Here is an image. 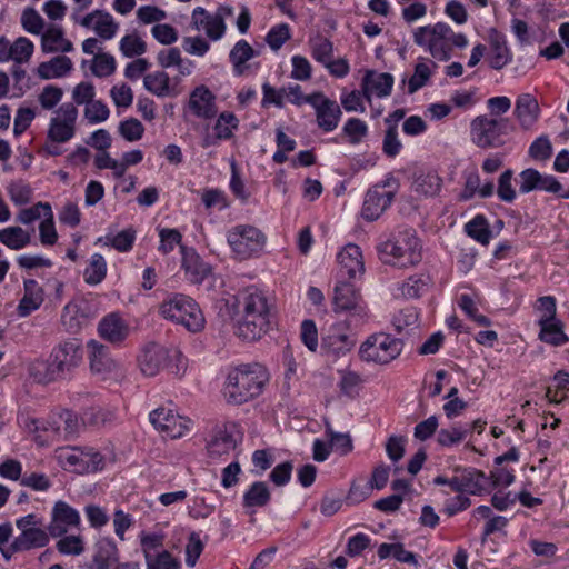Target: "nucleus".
Segmentation results:
<instances>
[{
  "mask_svg": "<svg viewBox=\"0 0 569 569\" xmlns=\"http://www.w3.org/2000/svg\"><path fill=\"white\" fill-rule=\"evenodd\" d=\"M269 381L267 369L258 363H243L231 369L223 386V397L230 405H242L258 397Z\"/></svg>",
  "mask_w": 569,
  "mask_h": 569,
  "instance_id": "nucleus-1",
  "label": "nucleus"
},
{
  "mask_svg": "<svg viewBox=\"0 0 569 569\" xmlns=\"http://www.w3.org/2000/svg\"><path fill=\"white\" fill-rule=\"evenodd\" d=\"M82 360L81 343L77 339H69L58 345L49 359L36 360L30 366V375L40 383H49L64 379L67 375L80 365Z\"/></svg>",
  "mask_w": 569,
  "mask_h": 569,
  "instance_id": "nucleus-2",
  "label": "nucleus"
},
{
  "mask_svg": "<svg viewBox=\"0 0 569 569\" xmlns=\"http://www.w3.org/2000/svg\"><path fill=\"white\" fill-rule=\"evenodd\" d=\"M242 308V319L238 335L244 340L260 339L270 327L271 305L268 297L257 288H248L238 300Z\"/></svg>",
  "mask_w": 569,
  "mask_h": 569,
  "instance_id": "nucleus-3",
  "label": "nucleus"
},
{
  "mask_svg": "<svg viewBox=\"0 0 569 569\" xmlns=\"http://www.w3.org/2000/svg\"><path fill=\"white\" fill-rule=\"evenodd\" d=\"M513 131L509 118L482 114L470 123L471 141L481 149H496L506 144L507 137Z\"/></svg>",
  "mask_w": 569,
  "mask_h": 569,
  "instance_id": "nucleus-4",
  "label": "nucleus"
},
{
  "mask_svg": "<svg viewBox=\"0 0 569 569\" xmlns=\"http://www.w3.org/2000/svg\"><path fill=\"white\" fill-rule=\"evenodd\" d=\"M332 305L335 312H347L345 320L350 327H362L369 319L367 305L350 280L337 278Z\"/></svg>",
  "mask_w": 569,
  "mask_h": 569,
  "instance_id": "nucleus-5",
  "label": "nucleus"
},
{
  "mask_svg": "<svg viewBox=\"0 0 569 569\" xmlns=\"http://www.w3.org/2000/svg\"><path fill=\"white\" fill-rule=\"evenodd\" d=\"M160 315L182 325L191 332L200 331L204 326V318L198 303L189 296L173 293L159 307Z\"/></svg>",
  "mask_w": 569,
  "mask_h": 569,
  "instance_id": "nucleus-6",
  "label": "nucleus"
},
{
  "mask_svg": "<svg viewBox=\"0 0 569 569\" xmlns=\"http://www.w3.org/2000/svg\"><path fill=\"white\" fill-rule=\"evenodd\" d=\"M450 26L438 22L433 26L419 27L413 32V41L417 46L425 48L439 61H448L451 58L450 49Z\"/></svg>",
  "mask_w": 569,
  "mask_h": 569,
  "instance_id": "nucleus-7",
  "label": "nucleus"
},
{
  "mask_svg": "<svg viewBox=\"0 0 569 569\" xmlns=\"http://www.w3.org/2000/svg\"><path fill=\"white\" fill-rule=\"evenodd\" d=\"M227 240L232 251L242 260L249 259L262 251L266 237L256 227L238 224L229 230Z\"/></svg>",
  "mask_w": 569,
  "mask_h": 569,
  "instance_id": "nucleus-8",
  "label": "nucleus"
},
{
  "mask_svg": "<svg viewBox=\"0 0 569 569\" xmlns=\"http://www.w3.org/2000/svg\"><path fill=\"white\" fill-rule=\"evenodd\" d=\"M50 119L47 140L53 143H66L76 134L79 111L74 103H62Z\"/></svg>",
  "mask_w": 569,
  "mask_h": 569,
  "instance_id": "nucleus-9",
  "label": "nucleus"
},
{
  "mask_svg": "<svg viewBox=\"0 0 569 569\" xmlns=\"http://www.w3.org/2000/svg\"><path fill=\"white\" fill-rule=\"evenodd\" d=\"M359 328L348 326L347 320L332 325L322 337L321 348L335 356L346 355L355 347Z\"/></svg>",
  "mask_w": 569,
  "mask_h": 569,
  "instance_id": "nucleus-10",
  "label": "nucleus"
},
{
  "mask_svg": "<svg viewBox=\"0 0 569 569\" xmlns=\"http://www.w3.org/2000/svg\"><path fill=\"white\" fill-rule=\"evenodd\" d=\"M60 458L78 473H92L104 468V457L93 448H71L60 453Z\"/></svg>",
  "mask_w": 569,
  "mask_h": 569,
  "instance_id": "nucleus-11",
  "label": "nucleus"
},
{
  "mask_svg": "<svg viewBox=\"0 0 569 569\" xmlns=\"http://www.w3.org/2000/svg\"><path fill=\"white\" fill-rule=\"evenodd\" d=\"M309 100V104L316 110L317 124L326 132L333 131L340 121L341 109L340 106L322 92H313Z\"/></svg>",
  "mask_w": 569,
  "mask_h": 569,
  "instance_id": "nucleus-12",
  "label": "nucleus"
},
{
  "mask_svg": "<svg viewBox=\"0 0 569 569\" xmlns=\"http://www.w3.org/2000/svg\"><path fill=\"white\" fill-rule=\"evenodd\" d=\"M421 260V243L413 230H407L399 236L393 244V267L405 268Z\"/></svg>",
  "mask_w": 569,
  "mask_h": 569,
  "instance_id": "nucleus-13",
  "label": "nucleus"
},
{
  "mask_svg": "<svg viewBox=\"0 0 569 569\" xmlns=\"http://www.w3.org/2000/svg\"><path fill=\"white\" fill-rule=\"evenodd\" d=\"M339 270L337 278L356 280L365 273V262L360 248L355 243L346 244L338 253Z\"/></svg>",
  "mask_w": 569,
  "mask_h": 569,
  "instance_id": "nucleus-14",
  "label": "nucleus"
},
{
  "mask_svg": "<svg viewBox=\"0 0 569 569\" xmlns=\"http://www.w3.org/2000/svg\"><path fill=\"white\" fill-rule=\"evenodd\" d=\"M241 437L234 423H227L216 429L211 440L207 445L211 458H221L233 451Z\"/></svg>",
  "mask_w": 569,
  "mask_h": 569,
  "instance_id": "nucleus-15",
  "label": "nucleus"
},
{
  "mask_svg": "<svg viewBox=\"0 0 569 569\" xmlns=\"http://www.w3.org/2000/svg\"><path fill=\"white\" fill-rule=\"evenodd\" d=\"M150 422L156 429L176 439L183 436L188 429V420L177 415L171 409L159 408L150 413Z\"/></svg>",
  "mask_w": 569,
  "mask_h": 569,
  "instance_id": "nucleus-16",
  "label": "nucleus"
},
{
  "mask_svg": "<svg viewBox=\"0 0 569 569\" xmlns=\"http://www.w3.org/2000/svg\"><path fill=\"white\" fill-rule=\"evenodd\" d=\"M216 94L204 84L196 87L189 96L188 108L200 119H212L218 112Z\"/></svg>",
  "mask_w": 569,
  "mask_h": 569,
  "instance_id": "nucleus-17",
  "label": "nucleus"
},
{
  "mask_svg": "<svg viewBox=\"0 0 569 569\" xmlns=\"http://www.w3.org/2000/svg\"><path fill=\"white\" fill-rule=\"evenodd\" d=\"M80 523L79 512L64 501L54 503L48 531L52 537H62L69 528Z\"/></svg>",
  "mask_w": 569,
  "mask_h": 569,
  "instance_id": "nucleus-18",
  "label": "nucleus"
},
{
  "mask_svg": "<svg viewBox=\"0 0 569 569\" xmlns=\"http://www.w3.org/2000/svg\"><path fill=\"white\" fill-rule=\"evenodd\" d=\"M391 338L387 333L370 336L361 346L359 355L366 361L388 363L391 359Z\"/></svg>",
  "mask_w": 569,
  "mask_h": 569,
  "instance_id": "nucleus-19",
  "label": "nucleus"
},
{
  "mask_svg": "<svg viewBox=\"0 0 569 569\" xmlns=\"http://www.w3.org/2000/svg\"><path fill=\"white\" fill-rule=\"evenodd\" d=\"M180 77H174L171 80L164 71H154L143 78L144 89L158 98L178 97L181 93V89L178 87Z\"/></svg>",
  "mask_w": 569,
  "mask_h": 569,
  "instance_id": "nucleus-20",
  "label": "nucleus"
},
{
  "mask_svg": "<svg viewBox=\"0 0 569 569\" xmlns=\"http://www.w3.org/2000/svg\"><path fill=\"white\" fill-rule=\"evenodd\" d=\"M168 351L159 343H147L138 356V365L147 377L156 376L166 365Z\"/></svg>",
  "mask_w": 569,
  "mask_h": 569,
  "instance_id": "nucleus-21",
  "label": "nucleus"
},
{
  "mask_svg": "<svg viewBox=\"0 0 569 569\" xmlns=\"http://www.w3.org/2000/svg\"><path fill=\"white\" fill-rule=\"evenodd\" d=\"M192 24L197 30L203 29L207 37L213 41L221 39L226 32V23L220 11L214 14L197 7L192 12Z\"/></svg>",
  "mask_w": 569,
  "mask_h": 569,
  "instance_id": "nucleus-22",
  "label": "nucleus"
},
{
  "mask_svg": "<svg viewBox=\"0 0 569 569\" xmlns=\"http://www.w3.org/2000/svg\"><path fill=\"white\" fill-rule=\"evenodd\" d=\"M401 173L410 172L413 174V181L411 183V189L419 196L423 197H435L439 193L441 189L442 180L435 172H417V164L410 163L406 169L399 170Z\"/></svg>",
  "mask_w": 569,
  "mask_h": 569,
  "instance_id": "nucleus-23",
  "label": "nucleus"
},
{
  "mask_svg": "<svg viewBox=\"0 0 569 569\" xmlns=\"http://www.w3.org/2000/svg\"><path fill=\"white\" fill-rule=\"evenodd\" d=\"M98 331L102 339L113 345H120L129 336L130 329L118 313H110L100 320Z\"/></svg>",
  "mask_w": 569,
  "mask_h": 569,
  "instance_id": "nucleus-24",
  "label": "nucleus"
},
{
  "mask_svg": "<svg viewBox=\"0 0 569 569\" xmlns=\"http://www.w3.org/2000/svg\"><path fill=\"white\" fill-rule=\"evenodd\" d=\"M513 114L523 130H530L538 121L540 114L537 99L530 93L518 96Z\"/></svg>",
  "mask_w": 569,
  "mask_h": 569,
  "instance_id": "nucleus-25",
  "label": "nucleus"
},
{
  "mask_svg": "<svg viewBox=\"0 0 569 569\" xmlns=\"http://www.w3.org/2000/svg\"><path fill=\"white\" fill-rule=\"evenodd\" d=\"M490 51L488 54L489 66L500 70L511 62L512 54L507 46L506 37L496 29L489 32Z\"/></svg>",
  "mask_w": 569,
  "mask_h": 569,
  "instance_id": "nucleus-26",
  "label": "nucleus"
},
{
  "mask_svg": "<svg viewBox=\"0 0 569 569\" xmlns=\"http://www.w3.org/2000/svg\"><path fill=\"white\" fill-rule=\"evenodd\" d=\"M361 88L367 100H370L372 96L387 97L391 90V74L367 70L361 81Z\"/></svg>",
  "mask_w": 569,
  "mask_h": 569,
  "instance_id": "nucleus-27",
  "label": "nucleus"
},
{
  "mask_svg": "<svg viewBox=\"0 0 569 569\" xmlns=\"http://www.w3.org/2000/svg\"><path fill=\"white\" fill-rule=\"evenodd\" d=\"M41 50L44 53L71 52L73 43L64 37L62 27L51 24L41 34Z\"/></svg>",
  "mask_w": 569,
  "mask_h": 569,
  "instance_id": "nucleus-28",
  "label": "nucleus"
},
{
  "mask_svg": "<svg viewBox=\"0 0 569 569\" xmlns=\"http://www.w3.org/2000/svg\"><path fill=\"white\" fill-rule=\"evenodd\" d=\"M455 492L480 495L485 490L486 476L483 472L469 468L453 477Z\"/></svg>",
  "mask_w": 569,
  "mask_h": 569,
  "instance_id": "nucleus-29",
  "label": "nucleus"
},
{
  "mask_svg": "<svg viewBox=\"0 0 569 569\" xmlns=\"http://www.w3.org/2000/svg\"><path fill=\"white\" fill-rule=\"evenodd\" d=\"M88 347L90 349V368L93 372L106 375L118 368V363L110 357L106 346L96 340H91L88 342Z\"/></svg>",
  "mask_w": 569,
  "mask_h": 569,
  "instance_id": "nucleus-30",
  "label": "nucleus"
},
{
  "mask_svg": "<svg viewBox=\"0 0 569 569\" xmlns=\"http://www.w3.org/2000/svg\"><path fill=\"white\" fill-rule=\"evenodd\" d=\"M391 201V192H380L379 187L370 189L365 198L362 217L373 221L380 217Z\"/></svg>",
  "mask_w": 569,
  "mask_h": 569,
  "instance_id": "nucleus-31",
  "label": "nucleus"
},
{
  "mask_svg": "<svg viewBox=\"0 0 569 569\" xmlns=\"http://www.w3.org/2000/svg\"><path fill=\"white\" fill-rule=\"evenodd\" d=\"M182 268L193 283H200L210 272L207 263L193 250L181 246Z\"/></svg>",
  "mask_w": 569,
  "mask_h": 569,
  "instance_id": "nucleus-32",
  "label": "nucleus"
},
{
  "mask_svg": "<svg viewBox=\"0 0 569 569\" xmlns=\"http://www.w3.org/2000/svg\"><path fill=\"white\" fill-rule=\"evenodd\" d=\"M119 559L117 545L109 539L96 543L90 569H110Z\"/></svg>",
  "mask_w": 569,
  "mask_h": 569,
  "instance_id": "nucleus-33",
  "label": "nucleus"
},
{
  "mask_svg": "<svg viewBox=\"0 0 569 569\" xmlns=\"http://www.w3.org/2000/svg\"><path fill=\"white\" fill-rule=\"evenodd\" d=\"M21 532L14 538V548L22 551L46 547L49 543V531L43 527L19 529Z\"/></svg>",
  "mask_w": 569,
  "mask_h": 569,
  "instance_id": "nucleus-34",
  "label": "nucleus"
},
{
  "mask_svg": "<svg viewBox=\"0 0 569 569\" xmlns=\"http://www.w3.org/2000/svg\"><path fill=\"white\" fill-rule=\"evenodd\" d=\"M73 68L71 59L67 56H56L49 61L41 62L37 68L40 79L49 80L67 76Z\"/></svg>",
  "mask_w": 569,
  "mask_h": 569,
  "instance_id": "nucleus-35",
  "label": "nucleus"
},
{
  "mask_svg": "<svg viewBox=\"0 0 569 569\" xmlns=\"http://www.w3.org/2000/svg\"><path fill=\"white\" fill-rule=\"evenodd\" d=\"M540 327L539 339L548 345L558 347L567 343L569 337L563 331V322L560 319L553 321L538 320Z\"/></svg>",
  "mask_w": 569,
  "mask_h": 569,
  "instance_id": "nucleus-36",
  "label": "nucleus"
},
{
  "mask_svg": "<svg viewBox=\"0 0 569 569\" xmlns=\"http://www.w3.org/2000/svg\"><path fill=\"white\" fill-rule=\"evenodd\" d=\"M257 56H259V52H257L247 40L241 39L237 41L229 53L234 74L242 76L248 68L246 63Z\"/></svg>",
  "mask_w": 569,
  "mask_h": 569,
  "instance_id": "nucleus-37",
  "label": "nucleus"
},
{
  "mask_svg": "<svg viewBox=\"0 0 569 569\" xmlns=\"http://www.w3.org/2000/svg\"><path fill=\"white\" fill-rule=\"evenodd\" d=\"M401 315L407 330L401 338H393V359L401 353L405 345H409L410 348L413 347L418 329V315L413 309H406L401 311Z\"/></svg>",
  "mask_w": 569,
  "mask_h": 569,
  "instance_id": "nucleus-38",
  "label": "nucleus"
},
{
  "mask_svg": "<svg viewBox=\"0 0 569 569\" xmlns=\"http://www.w3.org/2000/svg\"><path fill=\"white\" fill-rule=\"evenodd\" d=\"M270 499L271 493L267 483L263 481H256L243 495V507L248 509L261 508L267 506Z\"/></svg>",
  "mask_w": 569,
  "mask_h": 569,
  "instance_id": "nucleus-39",
  "label": "nucleus"
},
{
  "mask_svg": "<svg viewBox=\"0 0 569 569\" xmlns=\"http://www.w3.org/2000/svg\"><path fill=\"white\" fill-rule=\"evenodd\" d=\"M0 242L11 250H21L31 242V237L21 227H8L0 230Z\"/></svg>",
  "mask_w": 569,
  "mask_h": 569,
  "instance_id": "nucleus-40",
  "label": "nucleus"
},
{
  "mask_svg": "<svg viewBox=\"0 0 569 569\" xmlns=\"http://www.w3.org/2000/svg\"><path fill=\"white\" fill-rule=\"evenodd\" d=\"M107 276V262L102 254L93 253L83 271L84 282L89 286L101 283Z\"/></svg>",
  "mask_w": 569,
  "mask_h": 569,
  "instance_id": "nucleus-41",
  "label": "nucleus"
},
{
  "mask_svg": "<svg viewBox=\"0 0 569 569\" xmlns=\"http://www.w3.org/2000/svg\"><path fill=\"white\" fill-rule=\"evenodd\" d=\"M466 233L481 244H488L492 237L488 220L478 214L465 226Z\"/></svg>",
  "mask_w": 569,
  "mask_h": 569,
  "instance_id": "nucleus-42",
  "label": "nucleus"
},
{
  "mask_svg": "<svg viewBox=\"0 0 569 569\" xmlns=\"http://www.w3.org/2000/svg\"><path fill=\"white\" fill-rule=\"evenodd\" d=\"M469 429L461 425H453L450 428H442L437 433V442L442 447H452L465 440Z\"/></svg>",
  "mask_w": 569,
  "mask_h": 569,
  "instance_id": "nucleus-43",
  "label": "nucleus"
},
{
  "mask_svg": "<svg viewBox=\"0 0 569 569\" xmlns=\"http://www.w3.org/2000/svg\"><path fill=\"white\" fill-rule=\"evenodd\" d=\"M431 67L437 68V64L430 60L428 62H419L416 64L415 72L408 81L409 93H415L427 83L431 76Z\"/></svg>",
  "mask_w": 569,
  "mask_h": 569,
  "instance_id": "nucleus-44",
  "label": "nucleus"
},
{
  "mask_svg": "<svg viewBox=\"0 0 569 569\" xmlns=\"http://www.w3.org/2000/svg\"><path fill=\"white\" fill-rule=\"evenodd\" d=\"M119 29V24L114 21L113 17L103 10H100V14L93 24L94 32L103 40L112 39Z\"/></svg>",
  "mask_w": 569,
  "mask_h": 569,
  "instance_id": "nucleus-45",
  "label": "nucleus"
},
{
  "mask_svg": "<svg viewBox=\"0 0 569 569\" xmlns=\"http://www.w3.org/2000/svg\"><path fill=\"white\" fill-rule=\"evenodd\" d=\"M239 120L232 112H222L218 117L213 130L218 138L228 140L233 136V130L238 128Z\"/></svg>",
  "mask_w": 569,
  "mask_h": 569,
  "instance_id": "nucleus-46",
  "label": "nucleus"
},
{
  "mask_svg": "<svg viewBox=\"0 0 569 569\" xmlns=\"http://www.w3.org/2000/svg\"><path fill=\"white\" fill-rule=\"evenodd\" d=\"M513 171L511 169L505 170L499 179L497 186L498 198L506 203H512L517 198L516 189L512 186Z\"/></svg>",
  "mask_w": 569,
  "mask_h": 569,
  "instance_id": "nucleus-47",
  "label": "nucleus"
},
{
  "mask_svg": "<svg viewBox=\"0 0 569 569\" xmlns=\"http://www.w3.org/2000/svg\"><path fill=\"white\" fill-rule=\"evenodd\" d=\"M147 569H180L181 563L168 550L156 552V556L146 559Z\"/></svg>",
  "mask_w": 569,
  "mask_h": 569,
  "instance_id": "nucleus-48",
  "label": "nucleus"
},
{
  "mask_svg": "<svg viewBox=\"0 0 569 569\" xmlns=\"http://www.w3.org/2000/svg\"><path fill=\"white\" fill-rule=\"evenodd\" d=\"M116 419V412L113 410L103 408H90L82 415V421L84 425L101 427L112 422Z\"/></svg>",
  "mask_w": 569,
  "mask_h": 569,
  "instance_id": "nucleus-49",
  "label": "nucleus"
},
{
  "mask_svg": "<svg viewBox=\"0 0 569 569\" xmlns=\"http://www.w3.org/2000/svg\"><path fill=\"white\" fill-rule=\"evenodd\" d=\"M49 202H38L32 207L21 209L17 214L16 220L22 224H30L41 217H46L51 210Z\"/></svg>",
  "mask_w": 569,
  "mask_h": 569,
  "instance_id": "nucleus-50",
  "label": "nucleus"
},
{
  "mask_svg": "<svg viewBox=\"0 0 569 569\" xmlns=\"http://www.w3.org/2000/svg\"><path fill=\"white\" fill-rule=\"evenodd\" d=\"M120 51L127 58L139 57L147 51V44L138 34H127L120 40Z\"/></svg>",
  "mask_w": 569,
  "mask_h": 569,
  "instance_id": "nucleus-51",
  "label": "nucleus"
},
{
  "mask_svg": "<svg viewBox=\"0 0 569 569\" xmlns=\"http://www.w3.org/2000/svg\"><path fill=\"white\" fill-rule=\"evenodd\" d=\"M159 238H160V244L158 247V250L162 254H168L173 251L176 246H183L181 243L182 241V234L177 229H169V228H160L159 229Z\"/></svg>",
  "mask_w": 569,
  "mask_h": 569,
  "instance_id": "nucleus-52",
  "label": "nucleus"
},
{
  "mask_svg": "<svg viewBox=\"0 0 569 569\" xmlns=\"http://www.w3.org/2000/svg\"><path fill=\"white\" fill-rule=\"evenodd\" d=\"M63 97V90L60 87L48 84L43 87L38 97V101L42 109L52 110L56 108Z\"/></svg>",
  "mask_w": 569,
  "mask_h": 569,
  "instance_id": "nucleus-53",
  "label": "nucleus"
},
{
  "mask_svg": "<svg viewBox=\"0 0 569 569\" xmlns=\"http://www.w3.org/2000/svg\"><path fill=\"white\" fill-rule=\"evenodd\" d=\"M21 24L26 31L40 34L44 28V20L33 8H26L21 14Z\"/></svg>",
  "mask_w": 569,
  "mask_h": 569,
  "instance_id": "nucleus-54",
  "label": "nucleus"
},
{
  "mask_svg": "<svg viewBox=\"0 0 569 569\" xmlns=\"http://www.w3.org/2000/svg\"><path fill=\"white\" fill-rule=\"evenodd\" d=\"M33 43L26 37L18 38L11 44V60L16 63H23L29 61L33 53Z\"/></svg>",
  "mask_w": 569,
  "mask_h": 569,
  "instance_id": "nucleus-55",
  "label": "nucleus"
},
{
  "mask_svg": "<svg viewBox=\"0 0 569 569\" xmlns=\"http://www.w3.org/2000/svg\"><path fill=\"white\" fill-rule=\"evenodd\" d=\"M91 71L96 77L103 78L116 71V60L109 53H99L94 57Z\"/></svg>",
  "mask_w": 569,
  "mask_h": 569,
  "instance_id": "nucleus-56",
  "label": "nucleus"
},
{
  "mask_svg": "<svg viewBox=\"0 0 569 569\" xmlns=\"http://www.w3.org/2000/svg\"><path fill=\"white\" fill-rule=\"evenodd\" d=\"M107 239L108 243L119 252H128L133 247L136 240V230L133 228H128L118 232L111 238L107 237Z\"/></svg>",
  "mask_w": 569,
  "mask_h": 569,
  "instance_id": "nucleus-57",
  "label": "nucleus"
},
{
  "mask_svg": "<svg viewBox=\"0 0 569 569\" xmlns=\"http://www.w3.org/2000/svg\"><path fill=\"white\" fill-rule=\"evenodd\" d=\"M83 113L89 123H100L109 118L110 110L101 100H93L86 106Z\"/></svg>",
  "mask_w": 569,
  "mask_h": 569,
  "instance_id": "nucleus-58",
  "label": "nucleus"
},
{
  "mask_svg": "<svg viewBox=\"0 0 569 569\" xmlns=\"http://www.w3.org/2000/svg\"><path fill=\"white\" fill-rule=\"evenodd\" d=\"M144 132L143 124L136 118L121 121L119 124V133L127 141L133 142L142 138Z\"/></svg>",
  "mask_w": 569,
  "mask_h": 569,
  "instance_id": "nucleus-59",
  "label": "nucleus"
},
{
  "mask_svg": "<svg viewBox=\"0 0 569 569\" xmlns=\"http://www.w3.org/2000/svg\"><path fill=\"white\" fill-rule=\"evenodd\" d=\"M39 236L43 246H53L57 242L58 233L54 227L52 209L49 213H47L46 217H43V220L40 222Z\"/></svg>",
  "mask_w": 569,
  "mask_h": 569,
  "instance_id": "nucleus-60",
  "label": "nucleus"
},
{
  "mask_svg": "<svg viewBox=\"0 0 569 569\" xmlns=\"http://www.w3.org/2000/svg\"><path fill=\"white\" fill-rule=\"evenodd\" d=\"M290 38V28L287 23H280L270 29L266 36L268 46L277 51Z\"/></svg>",
  "mask_w": 569,
  "mask_h": 569,
  "instance_id": "nucleus-61",
  "label": "nucleus"
},
{
  "mask_svg": "<svg viewBox=\"0 0 569 569\" xmlns=\"http://www.w3.org/2000/svg\"><path fill=\"white\" fill-rule=\"evenodd\" d=\"M342 131L348 137L350 143L357 144L367 134L368 128L362 120L351 118L346 122Z\"/></svg>",
  "mask_w": 569,
  "mask_h": 569,
  "instance_id": "nucleus-62",
  "label": "nucleus"
},
{
  "mask_svg": "<svg viewBox=\"0 0 569 569\" xmlns=\"http://www.w3.org/2000/svg\"><path fill=\"white\" fill-rule=\"evenodd\" d=\"M529 156L538 161H545L552 154V146L547 136L538 137L529 147Z\"/></svg>",
  "mask_w": 569,
  "mask_h": 569,
  "instance_id": "nucleus-63",
  "label": "nucleus"
},
{
  "mask_svg": "<svg viewBox=\"0 0 569 569\" xmlns=\"http://www.w3.org/2000/svg\"><path fill=\"white\" fill-rule=\"evenodd\" d=\"M312 57L323 66L332 59V42L323 37L312 40Z\"/></svg>",
  "mask_w": 569,
  "mask_h": 569,
  "instance_id": "nucleus-64",
  "label": "nucleus"
}]
</instances>
